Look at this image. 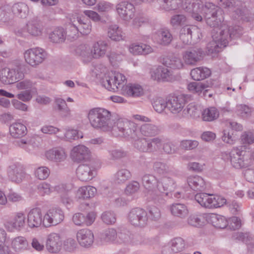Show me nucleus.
Listing matches in <instances>:
<instances>
[{
    "label": "nucleus",
    "instance_id": "56",
    "mask_svg": "<svg viewBox=\"0 0 254 254\" xmlns=\"http://www.w3.org/2000/svg\"><path fill=\"white\" fill-rule=\"evenodd\" d=\"M116 230L113 228L105 230L101 235V239L106 242H113L117 238Z\"/></svg>",
    "mask_w": 254,
    "mask_h": 254
},
{
    "label": "nucleus",
    "instance_id": "32",
    "mask_svg": "<svg viewBox=\"0 0 254 254\" xmlns=\"http://www.w3.org/2000/svg\"><path fill=\"white\" fill-rule=\"evenodd\" d=\"M11 247L17 253H21L28 249V242L27 239L22 236H18L14 238L11 243Z\"/></svg>",
    "mask_w": 254,
    "mask_h": 254
},
{
    "label": "nucleus",
    "instance_id": "27",
    "mask_svg": "<svg viewBox=\"0 0 254 254\" xmlns=\"http://www.w3.org/2000/svg\"><path fill=\"white\" fill-rule=\"evenodd\" d=\"M25 215L23 212H17L14 217L13 222L6 223L5 227L10 231H12L13 229L20 230L25 226Z\"/></svg>",
    "mask_w": 254,
    "mask_h": 254
},
{
    "label": "nucleus",
    "instance_id": "45",
    "mask_svg": "<svg viewBox=\"0 0 254 254\" xmlns=\"http://www.w3.org/2000/svg\"><path fill=\"white\" fill-rule=\"evenodd\" d=\"M76 21L79 32L83 35L89 34L91 31V24L89 20L85 19L84 16H77Z\"/></svg>",
    "mask_w": 254,
    "mask_h": 254
},
{
    "label": "nucleus",
    "instance_id": "38",
    "mask_svg": "<svg viewBox=\"0 0 254 254\" xmlns=\"http://www.w3.org/2000/svg\"><path fill=\"white\" fill-rule=\"evenodd\" d=\"M164 196H166L165 194L155 189L147 190L145 194L148 201H152L156 204L164 203Z\"/></svg>",
    "mask_w": 254,
    "mask_h": 254
},
{
    "label": "nucleus",
    "instance_id": "46",
    "mask_svg": "<svg viewBox=\"0 0 254 254\" xmlns=\"http://www.w3.org/2000/svg\"><path fill=\"white\" fill-rule=\"evenodd\" d=\"M108 36L112 40L119 41L124 39V34L117 25H110L108 29Z\"/></svg>",
    "mask_w": 254,
    "mask_h": 254
},
{
    "label": "nucleus",
    "instance_id": "49",
    "mask_svg": "<svg viewBox=\"0 0 254 254\" xmlns=\"http://www.w3.org/2000/svg\"><path fill=\"white\" fill-rule=\"evenodd\" d=\"M158 43L162 45H168L172 41L173 36L169 29L163 28L158 32Z\"/></svg>",
    "mask_w": 254,
    "mask_h": 254
},
{
    "label": "nucleus",
    "instance_id": "41",
    "mask_svg": "<svg viewBox=\"0 0 254 254\" xmlns=\"http://www.w3.org/2000/svg\"><path fill=\"white\" fill-rule=\"evenodd\" d=\"M170 210L173 215L182 218H185L189 214L187 207L182 203L173 204L170 207Z\"/></svg>",
    "mask_w": 254,
    "mask_h": 254
},
{
    "label": "nucleus",
    "instance_id": "5",
    "mask_svg": "<svg viewBox=\"0 0 254 254\" xmlns=\"http://www.w3.org/2000/svg\"><path fill=\"white\" fill-rule=\"evenodd\" d=\"M163 142V139L160 137H141L135 140L133 145L141 152L151 153L159 151L162 148Z\"/></svg>",
    "mask_w": 254,
    "mask_h": 254
},
{
    "label": "nucleus",
    "instance_id": "14",
    "mask_svg": "<svg viewBox=\"0 0 254 254\" xmlns=\"http://www.w3.org/2000/svg\"><path fill=\"white\" fill-rule=\"evenodd\" d=\"M199 29L193 26L186 25L180 30V39L185 45L192 43V39L198 38Z\"/></svg>",
    "mask_w": 254,
    "mask_h": 254
},
{
    "label": "nucleus",
    "instance_id": "37",
    "mask_svg": "<svg viewBox=\"0 0 254 254\" xmlns=\"http://www.w3.org/2000/svg\"><path fill=\"white\" fill-rule=\"evenodd\" d=\"M164 196H166L165 194L155 189L147 190L145 194L148 201H152L156 204L164 203Z\"/></svg>",
    "mask_w": 254,
    "mask_h": 254
},
{
    "label": "nucleus",
    "instance_id": "18",
    "mask_svg": "<svg viewBox=\"0 0 254 254\" xmlns=\"http://www.w3.org/2000/svg\"><path fill=\"white\" fill-rule=\"evenodd\" d=\"M203 55L201 48H194L186 51L183 58L187 64L194 65L202 59Z\"/></svg>",
    "mask_w": 254,
    "mask_h": 254
},
{
    "label": "nucleus",
    "instance_id": "47",
    "mask_svg": "<svg viewBox=\"0 0 254 254\" xmlns=\"http://www.w3.org/2000/svg\"><path fill=\"white\" fill-rule=\"evenodd\" d=\"M12 11L14 14L20 18H25L29 12L28 6L24 3L18 2L13 5Z\"/></svg>",
    "mask_w": 254,
    "mask_h": 254
},
{
    "label": "nucleus",
    "instance_id": "7",
    "mask_svg": "<svg viewBox=\"0 0 254 254\" xmlns=\"http://www.w3.org/2000/svg\"><path fill=\"white\" fill-rule=\"evenodd\" d=\"M194 198L200 205L208 208L220 207L226 203V199L221 196L206 193H197Z\"/></svg>",
    "mask_w": 254,
    "mask_h": 254
},
{
    "label": "nucleus",
    "instance_id": "13",
    "mask_svg": "<svg viewBox=\"0 0 254 254\" xmlns=\"http://www.w3.org/2000/svg\"><path fill=\"white\" fill-rule=\"evenodd\" d=\"M42 210L39 207L31 209L27 215V224L30 228H35L40 227L42 224L46 223Z\"/></svg>",
    "mask_w": 254,
    "mask_h": 254
},
{
    "label": "nucleus",
    "instance_id": "48",
    "mask_svg": "<svg viewBox=\"0 0 254 254\" xmlns=\"http://www.w3.org/2000/svg\"><path fill=\"white\" fill-rule=\"evenodd\" d=\"M163 64L167 67L173 69H180L184 64L182 60L175 56H170L164 59Z\"/></svg>",
    "mask_w": 254,
    "mask_h": 254
},
{
    "label": "nucleus",
    "instance_id": "44",
    "mask_svg": "<svg viewBox=\"0 0 254 254\" xmlns=\"http://www.w3.org/2000/svg\"><path fill=\"white\" fill-rule=\"evenodd\" d=\"M97 192L95 188L92 186H83L78 189L77 196L79 198L88 199L93 197Z\"/></svg>",
    "mask_w": 254,
    "mask_h": 254
},
{
    "label": "nucleus",
    "instance_id": "43",
    "mask_svg": "<svg viewBox=\"0 0 254 254\" xmlns=\"http://www.w3.org/2000/svg\"><path fill=\"white\" fill-rule=\"evenodd\" d=\"M26 127L22 124L15 123L9 127V132L14 138H19L26 134Z\"/></svg>",
    "mask_w": 254,
    "mask_h": 254
},
{
    "label": "nucleus",
    "instance_id": "51",
    "mask_svg": "<svg viewBox=\"0 0 254 254\" xmlns=\"http://www.w3.org/2000/svg\"><path fill=\"white\" fill-rule=\"evenodd\" d=\"M210 221L213 226L219 229H224L228 225L227 220L224 216L216 214H211Z\"/></svg>",
    "mask_w": 254,
    "mask_h": 254
},
{
    "label": "nucleus",
    "instance_id": "40",
    "mask_svg": "<svg viewBox=\"0 0 254 254\" xmlns=\"http://www.w3.org/2000/svg\"><path fill=\"white\" fill-rule=\"evenodd\" d=\"M225 29L224 34L228 35V42L229 40L239 37L243 33V28L238 26L235 25L230 26L228 28L225 25L222 27L221 29Z\"/></svg>",
    "mask_w": 254,
    "mask_h": 254
},
{
    "label": "nucleus",
    "instance_id": "16",
    "mask_svg": "<svg viewBox=\"0 0 254 254\" xmlns=\"http://www.w3.org/2000/svg\"><path fill=\"white\" fill-rule=\"evenodd\" d=\"M7 172L9 179L16 183H20L26 175L23 166L18 163L10 164Z\"/></svg>",
    "mask_w": 254,
    "mask_h": 254
},
{
    "label": "nucleus",
    "instance_id": "17",
    "mask_svg": "<svg viewBox=\"0 0 254 254\" xmlns=\"http://www.w3.org/2000/svg\"><path fill=\"white\" fill-rule=\"evenodd\" d=\"M136 126L138 131L137 136L135 138H131L135 140L138 138V135L139 133L144 137H151L159 135L161 132V129L159 126L152 124H143L139 128L137 125Z\"/></svg>",
    "mask_w": 254,
    "mask_h": 254
},
{
    "label": "nucleus",
    "instance_id": "30",
    "mask_svg": "<svg viewBox=\"0 0 254 254\" xmlns=\"http://www.w3.org/2000/svg\"><path fill=\"white\" fill-rule=\"evenodd\" d=\"M128 50L133 55H147L153 51L151 46L144 44H132L129 46Z\"/></svg>",
    "mask_w": 254,
    "mask_h": 254
},
{
    "label": "nucleus",
    "instance_id": "57",
    "mask_svg": "<svg viewBox=\"0 0 254 254\" xmlns=\"http://www.w3.org/2000/svg\"><path fill=\"white\" fill-rule=\"evenodd\" d=\"M242 143L244 146L249 145L254 143V133L251 131H244L241 136Z\"/></svg>",
    "mask_w": 254,
    "mask_h": 254
},
{
    "label": "nucleus",
    "instance_id": "55",
    "mask_svg": "<svg viewBox=\"0 0 254 254\" xmlns=\"http://www.w3.org/2000/svg\"><path fill=\"white\" fill-rule=\"evenodd\" d=\"M182 4V0H163L162 7L166 10L177 9Z\"/></svg>",
    "mask_w": 254,
    "mask_h": 254
},
{
    "label": "nucleus",
    "instance_id": "31",
    "mask_svg": "<svg viewBox=\"0 0 254 254\" xmlns=\"http://www.w3.org/2000/svg\"><path fill=\"white\" fill-rule=\"evenodd\" d=\"M76 53L79 56L85 63L90 62L94 59L92 48L84 45H80L76 49Z\"/></svg>",
    "mask_w": 254,
    "mask_h": 254
},
{
    "label": "nucleus",
    "instance_id": "9",
    "mask_svg": "<svg viewBox=\"0 0 254 254\" xmlns=\"http://www.w3.org/2000/svg\"><path fill=\"white\" fill-rule=\"evenodd\" d=\"M127 219L131 225L137 228H144L148 224L146 211L139 207L131 209L127 214Z\"/></svg>",
    "mask_w": 254,
    "mask_h": 254
},
{
    "label": "nucleus",
    "instance_id": "22",
    "mask_svg": "<svg viewBox=\"0 0 254 254\" xmlns=\"http://www.w3.org/2000/svg\"><path fill=\"white\" fill-rule=\"evenodd\" d=\"M77 177L81 181L87 182L91 180L96 175V171L87 165H79L76 171Z\"/></svg>",
    "mask_w": 254,
    "mask_h": 254
},
{
    "label": "nucleus",
    "instance_id": "33",
    "mask_svg": "<svg viewBox=\"0 0 254 254\" xmlns=\"http://www.w3.org/2000/svg\"><path fill=\"white\" fill-rule=\"evenodd\" d=\"M122 93L127 96L138 97L143 94V89L138 84H128L124 87Z\"/></svg>",
    "mask_w": 254,
    "mask_h": 254
},
{
    "label": "nucleus",
    "instance_id": "61",
    "mask_svg": "<svg viewBox=\"0 0 254 254\" xmlns=\"http://www.w3.org/2000/svg\"><path fill=\"white\" fill-rule=\"evenodd\" d=\"M110 159L113 160L121 159L126 156V152L120 149H112L108 150Z\"/></svg>",
    "mask_w": 254,
    "mask_h": 254
},
{
    "label": "nucleus",
    "instance_id": "58",
    "mask_svg": "<svg viewBox=\"0 0 254 254\" xmlns=\"http://www.w3.org/2000/svg\"><path fill=\"white\" fill-rule=\"evenodd\" d=\"M10 68H3L0 70V80L5 84H12V79L11 77Z\"/></svg>",
    "mask_w": 254,
    "mask_h": 254
},
{
    "label": "nucleus",
    "instance_id": "39",
    "mask_svg": "<svg viewBox=\"0 0 254 254\" xmlns=\"http://www.w3.org/2000/svg\"><path fill=\"white\" fill-rule=\"evenodd\" d=\"M66 32L62 27L55 28L49 34V39L51 41L55 43H62L66 38Z\"/></svg>",
    "mask_w": 254,
    "mask_h": 254
},
{
    "label": "nucleus",
    "instance_id": "59",
    "mask_svg": "<svg viewBox=\"0 0 254 254\" xmlns=\"http://www.w3.org/2000/svg\"><path fill=\"white\" fill-rule=\"evenodd\" d=\"M167 100L165 101L162 98L155 99L152 103V106L154 110L158 113H162L165 109H167Z\"/></svg>",
    "mask_w": 254,
    "mask_h": 254
},
{
    "label": "nucleus",
    "instance_id": "12",
    "mask_svg": "<svg viewBox=\"0 0 254 254\" xmlns=\"http://www.w3.org/2000/svg\"><path fill=\"white\" fill-rule=\"evenodd\" d=\"M186 104V99L183 95L169 96L167 99V110L171 113L176 115L183 110Z\"/></svg>",
    "mask_w": 254,
    "mask_h": 254
},
{
    "label": "nucleus",
    "instance_id": "64",
    "mask_svg": "<svg viewBox=\"0 0 254 254\" xmlns=\"http://www.w3.org/2000/svg\"><path fill=\"white\" fill-rule=\"evenodd\" d=\"M101 219L104 223L108 225L112 224L116 221V215L112 211H105L103 213Z\"/></svg>",
    "mask_w": 254,
    "mask_h": 254
},
{
    "label": "nucleus",
    "instance_id": "8",
    "mask_svg": "<svg viewBox=\"0 0 254 254\" xmlns=\"http://www.w3.org/2000/svg\"><path fill=\"white\" fill-rule=\"evenodd\" d=\"M225 29H217L212 32V40L208 43L207 49L209 53H218L228 44L227 35L224 34Z\"/></svg>",
    "mask_w": 254,
    "mask_h": 254
},
{
    "label": "nucleus",
    "instance_id": "2",
    "mask_svg": "<svg viewBox=\"0 0 254 254\" xmlns=\"http://www.w3.org/2000/svg\"><path fill=\"white\" fill-rule=\"evenodd\" d=\"M88 118L91 126L96 129L111 132L116 136L135 138L138 132L136 124L125 119H113L112 113L103 108H95L88 113Z\"/></svg>",
    "mask_w": 254,
    "mask_h": 254
},
{
    "label": "nucleus",
    "instance_id": "29",
    "mask_svg": "<svg viewBox=\"0 0 254 254\" xmlns=\"http://www.w3.org/2000/svg\"><path fill=\"white\" fill-rule=\"evenodd\" d=\"M187 182L190 189L194 191H203L206 188V183L204 180L199 176L189 177Z\"/></svg>",
    "mask_w": 254,
    "mask_h": 254
},
{
    "label": "nucleus",
    "instance_id": "60",
    "mask_svg": "<svg viewBox=\"0 0 254 254\" xmlns=\"http://www.w3.org/2000/svg\"><path fill=\"white\" fill-rule=\"evenodd\" d=\"M199 145L196 140H183L180 142V147L186 150H191L195 149Z\"/></svg>",
    "mask_w": 254,
    "mask_h": 254
},
{
    "label": "nucleus",
    "instance_id": "24",
    "mask_svg": "<svg viewBox=\"0 0 254 254\" xmlns=\"http://www.w3.org/2000/svg\"><path fill=\"white\" fill-rule=\"evenodd\" d=\"M154 79L158 81L172 82L175 79L172 70L162 66H158L154 71Z\"/></svg>",
    "mask_w": 254,
    "mask_h": 254
},
{
    "label": "nucleus",
    "instance_id": "6",
    "mask_svg": "<svg viewBox=\"0 0 254 254\" xmlns=\"http://www.w3.org/2000/svg\"><path fill=\"white\" fill-rule=\"evenodd\" d=\"M43 30L41 21L37 18H33L28 21L23 27L19 29L17 33L18 35L25 38H36L42 35Z\"/></svg>",
    "mask_w": 254,
    "mask_h": 254
},
{
    "label": "nucleus",
    "instance_id": "3",
    "mask_svg": "<svg viewBox=\"0 0 254 254\" xmlns=\"http://www.w3.org/2000/svg\"><path fill=\"white\" fill-rule=\"evenodd\" d=\"M204 8L205 19L207 25L214 28L212 32L214 30H217V29H222L225 25H221V23L224 20L222 9L209 2H205Z\"/></svg>",
    "mask_w": 254,
    "mask_h": 254
},
{
    "label": "nucleus",
    "instance_id": "28",
    "mask_svg": "<svg viewBox=\"0 0 254 254\" xmlns=\"http://www.w3.org/2000/svg\"><path fill=\"white\" fill-rule=\"evenodd\" d=\"M54 109L62 118H67L71 116V111L67 107L65 101L61 98L55 99Z\"/></svg>",
    "mask_w": 254,
    "mask_h": 254
},
{
    "label": "nucleus",
    "instance_id": "15",
    "mask_svg": "<svg viewBox=\"0 0 254 254\" xmlns=\"http://www.w3.org/2000/svg\"><path fill=\"white\" fill-rule=\"evenodd\" d=\"M64 218V212L61 209H51L44 215L46 223H44V226L48 227L51 225H56L63 221Z\"/></svg>",
    "mask_w": 254,
    "mask_h": 254
},
{
    "label": "nucleus",
    "instance_id": "11",
    "mask_svg": "<svg viewBox=\"0 0 254 254\" xmlns=\"http://www.w3.org/2000/svg\"><path fill=\"white\" fill-rule=\"evenodd\" d=\"M126 81L127 79L123 74L115 72L113 77H109L103 82V84L108 90L116 92L121 89L123 92Z\"/></svg>",
    "mask_w": 254,
    "mask_h": 254
},
{
    "label": "nucleus",
    "instance_id": "23",
    "mask_svg": "<svg viewBox=\"0 0 254 254\" xmlns=\"http://www.w3.org/2000/svg\"><path fill=\"white\" fill-rule=\"evenodd\" d=\"M76 238L79 244L84 247L91 246L94 242L93 233L88 229L79 230L76 234Z\"/></svg>",
    "mask_w": 254,
    "mask_h": 254
},
{
    "label": "nucleus",
    "instance_id": "35",
    "mask_svg": "<svg viewBox=\"0 0 254 254\" xmlns=\"http://www.w3.org/2000/svg\"><path fill=\"white\" fill-rule=\"evenodd\" d=\"M159 180L157 178L152 175L146 174L142 177V184L145 190H148L157 188L159 185Z\"/></svg>",
    "mask_w": 254,
    "mask_h": 254
},
{
    "label": "nucleus",
    "instance_id": "25",
    "mask_svg": "<svg viewBox=\"0 0 254 254\" xmlns=\"http://www.w3.org/2000/svg\"><path fill=\"white\" fill-rule=\"evenodd\" d=\"M62 246V240L58 234L52 233L49 235L46 243V248L49 252L56 253L59 252Z\"/></svg>",
    "mask_w": 254,
    "mask_h": 254
},
{
    "label": "nucleus",
    "instance_id": "62",
    "mask_svg": "<svg viewBox=\"0 0 254 254\" xmlns=\"http://www.w3.org/2000/svg\"><path fill=\"white\" fill-rule=\"evenodd\" d=\"M50 173L48 168L44 166L40 167L35 171V175L39 180H44L47 179Z\"/></svg>",
    "mask_w": 254,
    "mask_h": 254
},
{
    "label": "nucleus",
    "instance_id": "50",
    "mask_svg": "<svg viewBox=\"0 0 254 254\" xmlns=\"http://www.w3.org/2000/svg\"><path fill=\"white\" fill-rule=\"evenodd\" d=\"M219 112L215 107L205 109L201 113L203 121L211 122L217 119L219 117Z\"/></svg>",
    "mask_w": 254,
    "mask_h": 254
},
{
    "label": "nucleus",
    "instance_id": "19",
    "mask_svg": "<svg viewBox=\"0 0 254 254\" xmlns=\"http://www.w3.org/2000/svg\"><path fill=\"white\" fill-rule=\"evenodd\" d=\"M46 158L49 161L56 163L64 162L67 156L65 150L61 147H55L45 152Z\"/></svg>",
    "mask_w": 254,
    "mask_h": 254
},
{
    "label": "nucleus",
    "instance_id": "42",
    "mask_svg": "<svg viewBox=\"0 0 254 254\" xmlns=\"http://www.w3.org/2000/svg\"><path fill=\"white\" fill-rule=\"evenodd\" d=\"M131 177V173L128 169L121 168L115 174L114 180L116 183L122 184L129 180Z\"/></svg>",
    "mask_w": 254,
    "mask_h": 254
},
{
    "label": "nucleus",
    "instance_id": "20",
    "mask_svg": "<svg viewBox=\"0 0 254 254\" xmlns=\"http://www.w3.org/2000/svg\"><path fill=\"white\" fill-rule=\"evenodd\" d=\"M117 11L121 18L129 20L134 16L135 10L133 5L127 1H123L116 5Z\"/></svg>",
    "mask_w": 254,
    "mask_h": 254
},
{
    "label": "nucleus",
    "instance_id": "1",
    "mask_svg": "<svg viewBox=\"0 0 254 254\" xmlns=\"http://www.w3.org/2000/svg\"><path fill=\"white\" fill-rule=\"evenodd\" d=\"M88 118L91 126L96 129L111 132L116 136L135 138L138 132L136 124L125 119H113L112 113L103 108H95L88 113Z\"/></svg>",
    "mask_w": 254,
    "mask_h": 254
},
{
    "label": "nucleus",
    "instance_id": "21",
    "mask_svg": "<svg viewBox=\"0 0 254 254\" xmlns=\"http://www.w3.org/2000/svg\"><path fill=\"white\" fill-rule=\"evenodd\" d=\"M90 153L89 149L86 146L78 145L72 149L70 156L74 162H80L88 159Z\"/></svg>",
    "mask_w": 254,
    "mask_h": 254
},
{
    "label": "nucleus",
    "instance_id": "63",
    "mask_svg": "<svg viewBox=\"0 0 254 254\" xmlns=\"http://www.w3.org/2000/svg\"><path fill=\"white\" fill-rule=\"evenodd\" d=\"M222 140L228 144H233L235 142L237 137L234 135L232 130H224L222 136Z\"/></svg>",
    "mask_w": 254,
    "mask_h": 254
},
{
    "label": "nucleus",
    "instance_id": "4",
    "mask_svg": "<svg viewBox=\"0 0 254 254\" xmlns=\"http://www.w3.org/2000/svg\"><path fill=\"white\" fill-rule=\"evenodd\" d=\"M242 147H234L230 152L222 153V158L225 161H230L232 166L236 169L247 168L250 165V160L242 154Z\"/></svg>",
    "mask_w": 254,
    "mask_h": 254
},
{
    "label": "nucleus",
    "instance_id": "54",
    "mask_svg": "<svg viewBox=\"0 0 254 254\" xmlns=\"http://www.w3.org/2000/svg\"><path fill=\"white\" fill-rule=\"evenodd\" d=\"M171 250L175 253L182 252L186 246L184 240L181 237L174 238L171 241Z\"/></svg>",
    "mask_w": 254,
    "mask_h": 254
},
{
    "label": "nucleus",
    "instance_id": "26",
    "mask_svg": "<svg viewBox=\"0 0 254 254\" xmlns=\"http://www.w3.org/2000/svg\"><path fill=\"white\" fill-rule=\"evenodd\" d=\"M176 187V182L173 179L168 177H163L159 180L158 190L165 194V195H167L169 192L174 190Z\"/></svg>",
    "mask_w": 254,
    "mask_h": 254
},
{
    "label": "nucleus",
    "instance_id": "52",
    "mask_svg": "<svg viewBox=\"0 0 254 254\" xmlns=\"http://www.w3.org/2000/svg\"><path fill=\"white\" fill-rule=\"evenodd\" d=\"M236 113L240 117L248 119L254 114V111L246 105L240 104L236 106Z\"/></svg>",
    "mask_w": 254,
    "mask_h": 254
},
{
    "label": "nucleus",
    "instance_id": "36",
    "mask_svg": "<svg viewBox=\"0 0 254 254\" xmlns=\"http://www.w3.org/2000/svg\"><path fill=\"white\" fill-rule=\"evenodd\" d=\"M190 74L193 80H200L208 77L211 74V71L207 67H199L192 69Z\"/></svg>",
    "mask_w": 254,
    "mask_h": 254
},
{
    "label": "nucleus",
    "instance_id": "53",
    "mask_svg": "<svg viewBox=\"0 0 254 254\" xmlns=\"http://www.w3.org/2000/svg\"><path fill=\"white\" fill-rule=\"evenodd\" d=\"M207 84L201 82H193L189 83L188 85L189 90L194 93L199 94L202 91H207Z\"/></svg>",
    "mask_w": 254,
    "mask_h": 254
},
{
    "label": "nucleus",
    "instance_id": "34",
    "mask_svg": "<svg viewBox=\"0 0 254 254\" xmlns=\"http://www.w3.org/2000/svg\"><path fill=\"white\" fill-rule=\"evenodd\" d=\"M108 47V44L105 41H99L95 43L92 48L94 59L102 58L105 55Z\"/></svg>",
    "mask_w": 254,
    "mask_h": 254
},
{
    "label": "nucleus",
    "instance_id": "10",
    "mask_svg": "<svg viewBox=\"0 0 254 254\" xmlns=\"http://www.w3.org/2000/svg\"><path fill=\"white\" fill-rule=\"evenodd\" d=\"M46 55V52L39 48H30L26 50L24 54L26 62L32 66L42 63Z\"/></svg>",
    "mask_w": 254,
    "mask_h": 254
}]
</instances>
